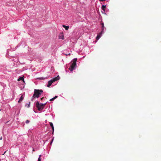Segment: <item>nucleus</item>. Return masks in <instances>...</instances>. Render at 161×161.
<instances>
[{
  "instance_id": "obj_1",
  "label": "nucleus",
  "mask_w": 161,
  "mask_h": 161,
  "mask_svg": "<svg viewBox=\"0 0 161 161\" xmlns=\"http://www.w3.org/2000/svg\"><path fill=\"white\" fill-rule=\"evenodd\" d=\"M42 90L35 89L34 94L32 97L31 101H33L35 97L38 98L43 92Z\"/></svg>"
},
{
  "instance_id": "obj_2",
  "label": "nucleus",
  "mask_w": 161,
  "mask_h": 161,
  "mask_svg": "<svg viewBox=\"0 0 161 161\" xmlns=\"http://www.w3.org/2000/svg\"><path fill=\"white\" fill-rule=\"evenodd\" d=\"M77 58H75L72 61V63L71 65L69 68V69L71 71H72L75 68L76 65V61H77Z\"/></svg>"
},
{
  "instance_id": "obj_3",
  "label": "nucleus",
  "mask_w": 161,
  "mask_h": 161,
  "mask_svg": "<svg viewBox=\"0 0 161 161\" xmlns=\"http://www.w3.org/2000/svg\"><path fill=\"white\" fill-rule=\"evenodd\" d=\"M46 103L43 104V103H41L40 104L39 103V102H37L36 103V107L37 108L38 110L39 111L41 110H42L46 104Z\"/></svg>"
},
{
  "instance_id": "obj_4",
  "label": "nucleus",
  "mask_w": 161,
  "mask_h": 161,
  "mask_svg": "<svg viewBox=\"0 0 161 161\" xmlns=\"http://www.w3.org/2000/svg\"><path fill=\"white\" fill-rule=\"evenodd\" d=\"M54 82V81H53V79L49 81L48 82V85H47V86L48 87H49L51 85L52 83Z\"/></svg>"
},
{
  "instance_id": "obj_5",
  "label": "nucleus",
  "mask_w": 161,
  "mask_h": 161,
  "mask_svg": "<svg viewBox=\"0 0 161 161\" xmlns=\"http://www.w3.org/2000/svg\"><path fill=\"white\" fill-rule=\"evenodd\" d=\"M24 98V97L23 95H21L20 98V99H19V100L18 102V103H20V102H21L22 101V100H23Z\"/></svg>"
},
{
  "instance_id": "obj_6",
  "label": "nucleus",
  "mask_w": 161,
  "mask_h": 161,
  "mask_svg": "<svg viewBox=\"0 0 161 161\" xmlns=\"http://www.w3.org/2000/svg\"><path fill=\"white\" fill-rule=\"evenodd\" d=\"M101 25H102V31L100 33V34H102V33L103 32V31L104 30V23H101Z\"/></svg>"
},
{
  "instance_id": "obj_7",
  "label": "nucleus",
  "mask_w": 161,
  "mask_h": 161,
  "mask_svg": "<svg viewBox=\"0 0 161 161\" xmlns=\"http://www.w3.org/2000/svg\"><path fill=\"white\" fill-rule=\"evenodd\" d=\"M59 39H64V35L63 33H60L59 36Z\"/></svg>"
},
{
  "instance_id": "obj_8",
  "label": "nucleus",
  "mask_w": 161,
  "mask_h": 161,
  "mask_svg": "<svg viewBox=\"0 0 161 161\" xmlns=\"http://www.w3.org/2000/svg\"><path fill=\"white\" fill-rule=\"evenodd\" d=\"M59 79V77L58 75L57 77H55L53 79V81L54 82L58 80Z\"/></svg>"
},
{
  "instance_id": "obj_9",
  "label": "nucleus",
  "mask_w": 161,
  "mask_h": 161,
  "mask_svg": "<svg viewBox=\"0 0 161 161\" xmlns=\"http://www.w3.org/2000/svg\"><path fill=\"white\" fill-rule=\"evenodd\" d=\"M63 27L66 30H68L69 29V26H66L65 25H63Z\"/></svg>"
},
{
  "instance_id": "obj_10",
  "label": "nucleus",
  "mask_w": 161,
  "mask_h": 161,
  "mask_svg": "<svg viewBox=\"0 0 161 161\" xmlns=\"http://www.w3.org/2000/svg\"><path fill=\"white\" fill-rule=\"evenodd\" d=\"M50 125L51 126V127L52 128V130H53V131H54V127H53V123H52V122H50Z\"/></svg>"
},
{
  "instance_id": "obj_11",
  "label": "nucleus",
  "mask_w": 161,
  "mask_h": 161,
  "mask_svg": "<svg viewBox=\"0 0 161 161\" xmlns=\"http://www.w3.org/2000/svg\"><path fill=\"white\" fill-rule=\"evenodd\" d=\"M23 80V81H24V79L23 78V77H20L18 79V81H19L20 80Z\"/></svg>"
},
{
  "instance_id": "obj_12",
  "label": "nucleus",
  "mask_w": 161,
  "mask_h": 161,
  "mask_svg": "<svg viewBox=\"0 0 161 161\" xmlns=\"http://www.w3.org/2000/svg\"><path fill=\"white\" fill-rule=\"evenodd\" d=\"M101 34L100 33L99 35H97L96 37V40H98L99 39V38L101 37Z\"/></svg>"
},
{
  "instance_id": "obj_13",
  "label": "nucleus",
  "mask_w": 161,
  "mask_h": 161,
  "mask_svg": "<svg viewBox=\"0 0 161 161\" xmlns=\"http://www.w3.org/2000/svg\"><path fill=\"white\" fill-rule=\"evenodd\" d=\"M106 8V6L103 5L102 7V9L104 11H105V8Z\"/></svg>"
},
{
  "instance_id": "obj_14",
  "label": "nucleus",
  "mask_w": 161,
  "mask_h": 161,
  "mask_svg": "<svg viewBox=\"0 0 161 161\" xmlns=\"http://www.w3.org/2000/svg\"><path fill=\"white\" fill-rule=\"evenodd\" d=\"M30 103L29 102V103L28 104H27L25 105V106H27V108H29L30 106Z\"/></svg>"
},
{
  "instance_id": "obj_15",
  "label": "nucleus",
  "mask_w": 161,
  "mask_h": 161,
  "mask_svg": "<svg viewBox=\"0 0 161 161\" xmlns=\"http://www.w3.org/2000/svg\"><path fill=\"white\" fill-rule=\"evenodd\" d=\"M41 157V155H40L39 156V158L38 159V161H41V158H40Z\"/></svg>"
},
{
  "instance_id": "obj_16",
  "label": "nucleus",
  "mask_w": 161,
  "mask_h": 161,
  "mask_svg": "<svg viewBox=\"0 0 161 161\" xmlns=\"http://www.w3.org/2000/svg\"><path fill=\"white\" fill-rule=\"evenodd\" d=\"M29 122H30V121L28 120H26L25 123L26 124H28L29 123Z\"/></svg>"
},
{
  "instance_id": "obj_17",
  "label": "nucleus",
  "mask_w": 161,
  "mask_h": 161,
  "mask_svg": "<svg viewBox=\"0 0 161 161\" xmlns=\"http://www.w3.org/2000/svg\"><path fill=\"white\" fill-rule=\"evenodd\" d=\"M58 97V96H55L54 97H53V99H55L56 98H57Z\"/></svg>"
},
{
  "instance_id": "obj_18",
  "label": "nucleus",
  "mask_w": 161,
  "mask_h": 161,
  "mask_svg": "<svg viewBox=\"0 0 161 161\" xmlns=\"http://www.w3.org/2000/svg\"><path fill=\"white\" fill-rule=\"evenodd\" d=\"M54 100V99H53V98L50 99V101H52Z\"/></svg>"
},
{
  "instance_id": "obj_19",
  "label": "nucleus",
  "mask_w": 161,
  "mask_h": 161,
  "mask_svg": "<svg viewBox=\"0 0 161 161\" xmlns=\"http://www.w3.org/2000/svg\"><path fill=\"white\" fill-rule=\"evenodd\" d=\"M43 98H44V97H43L42 98H41V100H42L43 99Z\"/></svg>"
},
{
  "instance_id": "obj_20",
  "label": "nucleus",
  "mask_w": 161,
  "mask_h": 161,
  "mask_svg": "<svg viewBox=\"0 0 161 161\" xmlns=\"http://www.w3.org/2000/svg\"><path fill=\"white\" fill-rule=\"evenodd\" d=\"M100 1H105V0H99Z\"/></svg>"
},
{
  "instance_id": "obj_21",
  "label": "nucleus",
  "mask_w": 161,
  "mask_h": 161,
  "mask_svg": "<svg viewBox=\"0 0 161 161\" xmlns=\"http://www.w3.org/2000/svg\"><path fill=\"white\" fill-rule=\"evenodd\" d=\"M2 137H1L0 138V140H2Z\"/></svg>"
}]
</instances>
